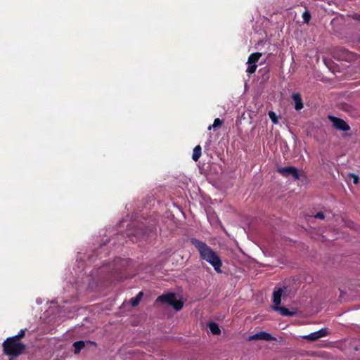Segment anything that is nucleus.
<instances>
[{
    "instance_id": "obj_8",
    "label": "nucleus",
    "mask_w": 360,
    "mask_h": 360,
    "mask_svg": "<svg viewBox=\"0 0 360 360\" xmlns=\"http://www.w3.org/2000/svg\"><path fill=\"white\" fill-rule=\"evenodd\" d=\"M272 309L276 311H278L282 316H292L296 314L295 311H290L284 307L273 306Z\"/></svg>"
},
{
    "instance_id": "obj_3",
    "label": "nucleus",
    "mask_w": 360,
    "mask_h": 360,
    "mask_svg": "<svg viewBox=\"0 0 360 360\" xmlns=\"http://www.w3.org/2000/svg\"><path fill=\"white\" fill-rule=\"evenodd\" d=\"M157 300L162 303L168 304L169 305L172 306L176 311L181 310L184 306V302L179 300H177L176 294L173 292L163 294L159 296Z\"/></svg>"
},
{
    "instance_id": "obj_16",
    "label": "nucleus",
    "mask_w": 360,
    "mask_h": 360,
    "mask_svg": "<svg viewBox=\"0 0 360 360\" xmlns=\"http://www.w3.org/2000/svg\"><path fill=\"white\" fill-rule=\"evenodd\" d=\"M223 124V121L221 120H220L219 118H216L214 120V122L212 125H210L207 128L208 130H211L212 129H217L219 127H221Z\"/></svg>"
},
{
    "instance_id": "obj_13",
    "label": "nucleus",
    "mask_w": 360,
    "mask_h": 360,
    "mask_svg": "<svg viewBox=\"0 0 360 360\" xmlns=\"http://www.w3.org/2000/svg\"><path fill=\"white\" fill-rule=\"evenodd\" d=\"M202 148L200 145L196 146L193 152L192 159L197 162L201 156Z\"/></svg>"
},
{
    "instance_id": "obj_23",
    "label": "nucleus",
    "mask_w": 360,
    "mask_h": 360,
    "mask_svg": "<svg viewBox=\"0 0 360 360\" xmlns=\"http://www.w3.org/2000/svg\"><path fill=\"white\" fill-rule=\"evenodd\" d=\"M351 16L354 20L360 21V13H354Z\"/></svg>"
},
{
    "instance_id": "obj_14",
    "label": "nucleus",
    "mask_w": 360,
    "mask_h": 360,
    "mask_svg": "<svg viewBox=\"0 0 360 360\" xmlns=\"http://www.w3.org/2000/svg\"><path fill=\"white\" fill-rule=\"evenodd\" d=\"M84 346L85 343L82 340L75 342L73 344L75 354H79Z\"/></svg>"
},
{
    "instance_id": "obj_9",
    "label": "nucleus",
    "mask_w": 360,
    "mask_h": 360,
    "mask_svg": "<svg viewBox=\"0 0 360 360\" xmlns=\"http://www.w3.org/2000/svg\"><path fill=\"white\" fill-rule=\"evenodd\" d=\"M292 98L295 103V109L300 110L303 108L304 105L301 95L299 93H295L292 95Z\"/></svg>"
},
{
    "instance_id": "obj_7",
    "label": "nucleus",
    "mask_w": 360,
    "mask_h": 360,
    "mask_svg": "<svg viewBox=\"0 0 360 360\" xmlns=\"http://www.w3.org/2000/svg\"><path fill=\"white\" fill-rule=\"evenodd\" d=\"M248 340L249 341L255 340L272 341V340H276V338L274 337H273L271 334H269L266 332H264V331H262V332H259L255 335L249 336Z\"/></svg>"
},
{
    "instance_id": "obj_5",
    "label": "nucleus",
    "mask_w": 360,
    "mask_h": 360,
    "mask_svg": "<svg viewBox=\"0 0 360 360\" xmlns=\"http://www.w3.org/2000/svg\"><path fill=\"white\" fill-rule=\"evenodd\" d=\"M328 119L331 122L333 127L337 130L347 131L351 129L349 125L342 119L333 115H328Z\"/></svg>"
},
{
    "instance_id": "obj_22",
    "label": "nucleus",
    "mask_w": 360,
    "mask_h": 360,
    "mask_svg": "<svg viewBox=\"0 0 360 360\" xmlns=\"http://www.w3.org/2000/svg\"><path fill=\"white\" fill-rule=\"evenodd\" d=\"M314 217L320 219H323L325 218L324 214L321 212H317Z\"/></svg>"
},
{
    "instance_id": "obj_19",
    "label": "nucleus",
    "mask_w": 360,
    "mask_h": 360,
    "mask_svg": "<svg viewBox=\"0 0 360 360\" xmlns=\"http://www.w3.org/2000/svg\"><path fill=\"white\" fill-rule=\"evenodd\" d=\"M269 117L271 119V120L272 121V122H274V124H277L278 123V118H277V116H276V113L274 112L269 111Z\"/></svg>"
},
{
    "instance_id": "obj_20",
    "label": "nucleus",
    "mask_w": 360,
    "mask_h": 360,
    "mask_svg": "<svg viewBox=\"0 0 360 360\" xmlns=\"http://www.w3.org/2000/svg\"><path fill=\"white\" fill-rule=\"evenodd\" d=\"M302 18L305 22H308L311 18V15H310L309 12H308V11L304 12L302 14Z\"/></svg>"
},
{
    "instance_id": "obj_15",
    "label": "nucleus",
    "mask_w": 360,
    "mask_h": 360,
    "mask_svg": "<svg viewBox=\"0 0 360 360\" xmlns=\"http://www.w3.org/2000/svg\"><path fill=\"white\" fill-rule=\"evenodd\" d=\"M143 295V292H139L135 297H133L132 299H131L130 303H131V306L132 307L137 306L139 304Z\"/></svg>"
},
{
    "instance_id": "obj_12",
    "label": "nucleus",
    "mask_w": 360,
    "mask_h": 360,
    "mask_svg": "<svg viewBox=\"0 0 360 360\" xmlns=\"http://www.w3.org/2000/svg\"><path fill=\"white\" fill-rule=\"evenodd\" d=\"M208 328L213 335H220L221 330L217 323L214 322H210L208 323Z\"/></svg>"
},
{
    "instance_id": "obj_2",
    "label": "nucleus",
    "mask_w": 360,
    "mask_h": 360,
    "mask_svg": "<svg viewBox=\"0 0 360 360\" xmlns=\"http://www.w3.org/2000/svg\"><path fill=\"white\" fill-rule=\"evenodd\" d=\"M3 351L5 354L12 357H17L22 354L25 350L26 345L14 339V338H8L3 342Z\"/></svg>"
},
{
    "instance_id": "obj_18",
    "label": "nucleus",
    "mask_w": 360,
    "mask_h": 360,
    "mask_svg": "<svg viewBox=\"0 0 360 360\" xmlns=\"http://www.w3.org/2000/svg\"><path fill=\"white\" fill-rule=\"evenodd\" d=\"M26 330L27 329L25 328L21 329L16 335H14L12 338H14V339L17 340L18 341H20V339L25 337Z\"/></svg>"
},
{
    "instance_id": "obj_1",
    "label": "nucleus",
    "mask_w": 360,
    "mask_h": 360,
    "mask_svg": "<svg viewBox=\"0 0 360 360\" xmlns=\"http://www.w3.org/2000/svg\"><path fill=\"white\" fill-rule=\"evenodd\" d=\"M191 243L198 250L200 257L202 259L205 260L210 264L217 273H221V267L222 262L219 255L205 242L199 240L196 238H191Z\"/></svg>"
},
{
    "instance_id": "obj_10",
    "label": "nucleus",
    "mask_w": 360,
    "mask_h": 360,
    "mask_svg": "<svg viewBox=\"0 0 360 360\" xmlns=\"http://www.w3.org/2000/svg\"><path fill=\"white\" fill-rule=\"evenodd\" d=\"M283 294V290L281 288H278L277 290L274 291L273 293V302L274 303V306H279L281 302V296Z\"/></svg>"
},
{
    "instance_id": "obj_17",
    "label": "nucleus",
    "mask_w": 360,
    "mask_h": 360,
    "mask_svg": "<svg viewBox=\"0 0 360 360\" xmlns=\"http://www.w3.org/2000/svg\"><path fill=\"white\" fill-rule=\"evenodd\" d=\"M248 67L246 70V72H248V74L252 75V74L255 73L256 72V70L257 68V64H253V63H248Z\"/></svg>"
},
{
    "instance_id": "obj_4",
    "label": "nucleus",
    "mask_w": 360,
    "mask_h": 360,
    "mask_svg": "<svg viewBox=\"0 0 360 360\" xmlns=\"http://www.w3.org/2000/svg\"><path fill=\"white\" fill-rule=\"evenodd\" d=\"M277 172L286 178L292 176L294 180H299L300 177L298 169L292 166L278 167Z\"/></svg>"
},
{
    "instance_id": "obj_6",
    "label": "nucleus",
    "mask_w": 360,
    "mask_h": 360,
    "mask_svg": "<svg viewBox=\"0 0 360 360\" xmlns=\"http://www.w3.org/2000/svg\"><path fill=\"white\" fill-rule=\"evenodd\" d=\"M328 335V329L324 328H321L317 331L311 333L307 335L303 336L304 339H306L309 341H315L321 338L326 337Z\"/></svg>"
},
{
    "instance_id": "obj_21",
    "label": "nucleus",
    "mask_w": 360,
    "mask_h": 360,
    "mask_svg": "<svg viewBox=\"0 0 360 360\" xmlns=\"http://www.w3.org/2000/svg\"><path fill=\"white\" fill-rule=\"evenodd\" d=\"M349 176H350L351 178H352V179H353V183H354V184H359V177L357 175H356V174H349Z\"/></svg>"
},
{
    "instance_id": "obj_11",
    "label": "nucleus",
    "mask_w": 360,
    "mask_h": 360,
    "mask_svg": "<svg viewBox=\"0 0 360 360\" xmlns=\"http://www.w3.org/2000/svg\"><path fill=\"white\" fill-rule=\"evenodd\" d=\"M262 56V53L259 52L253 53L250 54L248 59L247 63L256 64Z\"/></svg>"
}]
</instances>
